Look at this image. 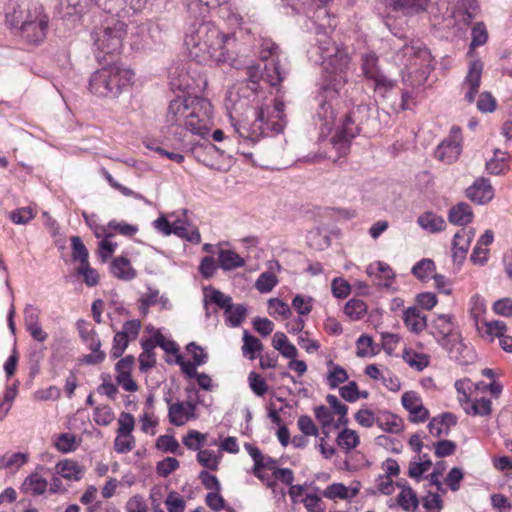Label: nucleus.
Segmentation results:
<instances>
[{
  "label": "nucleus",
  "instance_id": "obj_1",
  "mask_svg": "<svg viewBox=\"0 0 512 512\" xmlns=\"http://www.w3.org/2000/svg\"><path fill=\"white\" fill-rule=\"evenodd\" d=\"M184 43L189 56L198 63H226L235 59L236 39L211 22L191 25Z\"/></svg>",
  "mask_w": 512,
  "mask_h": 512
},
{
  "label": "nucleus",
  "instance_id": "obj_2",
  "mask_svg": "<svg viewBox=\"0 0 512 512\" xmlns=\"http://www.w3.org/2000/svg\"><path fill=\"white\" fill-rule=\"evenodd\" d=\"M395 51L393 60L402 66L407 75L403 76L405 88L402 92V108L409 109L410 101L414 99L415 88L425 84L430 73L431 54L419 41L406 42L397 38L392 42Z\"/></svg>",
  "mask_w": 512,
  "mask_h": 512
},
{
  "label": "nucleus",
  "instance_id": "obj_3",
  "mask_svg": "<svg viewBox=\"0 0 512 512\" xmlns=\"http://www.w3.org/2000/svg\"><path fill=\"white\" fill-rule=\"evenodd\" d=\"M350 58L347 51L340 48L335 42L331 47H322V70L327 75H322V92L329 98V102L322 103V110H324L326 125L333 122L336 118V111L339 102L333 104L337 100L339 90L345 84L344 73L348 67Z\"/></svg>",
  "mask_w": 512,
  "mask_h": 512
},
{
  "label": "nucleus",
  "instance_id": "obj_4",
  "mask_svg": "<svg viewBox=\"0 0 512 512\" xmlns=\"http://www.w3.org/2000/svg\"><path fill=\"white\" fill-rule=\"evenodd\" d=\"M134 72L114 62L95 71L89 80V90L94 95L115 98L132 85Z\"/></svg>",
  "mask_w": 512,
  "mask_h": 512
},
{
  "label": "nucleus",
  "instance_id": "obj_5",
  "mask_svg": "<svg viewBox=\"0 0 512 512\" xmlns=\"http://www.w3.org/2000/svg\"><path fill=\"white\" fill-rule=\"evenodd\" d=\"M430 334L452 359L467 361L470 349L463 343L449 315H438L429 325Z\"/></svg>",
  "mask_w": 512,
  "mask_h": 512
},
{
  "label": "nucleus",
  "instance_id": "obj_6",
  "mask_svg": "<svg viewBox=\"0 0 512 512\" xmlns=\"http://www.w3.org/2000/svg\"><path fill=\"white\" fill-rule=\"evenodd\" d=\"M126 35V24L115 21L112 25L105 26L94 33V45L98 50L97 57L101 59L105 55L119 54L123 39Z\"/></svg>",
  "mask_w": 512,
  "mask_h": 512
},
{
  "label": "nucleus",
  "instance_id": "obj_7",
  "mask_svg": "<svg viewBox=\"0 0 512 512\" xmlns=\"http://www.w3.org/2000/svg\"><path fill=\"white\" fill-rule=\"evenodd\" d=\"M213 109L203 98H191V106L185 115L184 127L194 134L204 136L209 132Z\"/></svg>",
  "mask_w": 512,
  "mask_h": 512
},
{
  "label": "nucleus",
  "instance_id": "obj_8",
  "mask_svg": "<svg viewBox=\"0 0 512 512\" xmlns=\"http://www.w3.org/2000/svg\"><path fill=\"white\" fill-rule=\"evenodd\" d=\"M266 125V111L259 107L252 119L245 118L233 123L235 133L238 135L240 145L255 144L264 135Z\"/></svg>",
  "mask_w": 512,
  "mask_h": 512
},
{
  "label": "nucleus",
  "instance_id": "obj_9",
  "mask_svg": "<svg viewBox=\"0 0 512 512\" xmlns=\"http://www.w3.org/2000/svg\"><path fill=\"white\" fill-rule=\"evenodd\" d=\"M357 132L358 128L354 125V121L350 116L346 115L342 122L341 129L336 132L330 141L332 148L336 151V155L333 156L327 153V157L335 162L341 156L346 155L349 151L350 142L356 136Z\"/></svg>",
  "mask_w": 512,
  "mask_h": 512
},
{
  "label": "nucleus",
  "instance_id": "obj_10",
  "mask_svg": "<svg viewBox=\"0 0 512 512\" xmlns=\"http://www.w3.org/2000/svg\"><path fill=\"white\" fill-rule=\"evenodd\" d=\"M378 58L375 54H365L362 57V71L364 76L374 83L376 91L385 93L393 87L392 80L388 79L378 67Z\"/></svg>",
  "mask_w": 512,
  "mask_h": 512
},
{
  "label": "nucleus",
  "instance_id": "obj_11",
  "mask_svg": "<svg viewBox=\"0 0 512 512\" xmlns=\"http://www.w3.org/2000/svg\"><path fill=\"white\" fill-rule=\"evenodd\" d=\"M461 150L460 130H452L451 135L436 148L435 157L445 164H451L459 158Z\"/></svg>",
  "mask_w": 512,
  "mask_h": 512
},
{
  "label": "nucleus",
  "instance_id": "obj_12",
  "mask_svg": "<svg viewBox=\"0 0 512 512\" xmlns=\"http://www.w3.org/2000/svg\"><path fill=\"white\" fill-rule=\"evenodd\" d=\"M483 71V64L480 60H473L470 62L468 73L462 84L465 90V100L472 103L476 94L479 91L481 76Z\"/></svg>",
  "mask_w": 512,
  "mask_h": 512
},
{
  "label": "nucleus",
  "instance_id": "obj_13",
  "mask_svg": "<svg viewBox=\"0 0 512 512\" xmlns=\"http://www.w3.org/2000/svg\"><path fill=\"white\" fill-rule=\"evenodd\" d=\"M466 195L477 204H486L493 199L494 189L488 179L479 178L467 188Z\"/></svg>",
  "mask_w": 512,
  "mask_h": 512
},
{
  "label": "nucleus",
  "instance_id": "obj_14",
  "mask_svg": "<svg viewBox=\"0 0 512 512\" xmlns=\"http://www.w3.org/2000/svg\"><path fill=\"white\" fill-rule=\"evenodd\" d=\"M196 401L191 399L186 402H178L169 406V421L175 426L184 425L190 418L194 416Z\"/></svg>",
  "mask_w": 512,
  "mask_h": 512
},
{
  "label": "nucleus",
  "instance_id": "obj_15",
  "mask_svg": "<svg viewBox=\"0 0 512 512\" xmlns=\"http://www.w3.org/2000/svg\"><path fill=\"white\" fill-rule=\"evenodd\" d=\"M191 106V98H176L169 104L166 114V121L170 125L184 126L185 115L189 112Z\"/></svg>",
  "mask_w": 512,
  "mask_h": 512
},
{
  "label": "nucleus",
  "instance_id": "obj_16",
  "mask_svg": "<svg viewBox=\"0 0 512 512\" xmlns=\"http://www.w3.org/2000/svg\"><path fill=\"white\" fill-rule=\"evenodd\" d=\"M474 236L475 230L473 228H462L455 234L453 239L454 261L462 262L464 260Z\"/></svg>",
  "mask_w": 512,
  "mask_h": 512
},
{
  "label": "nucleus",
  "instance_id": "obj_17",
  "mask_svg": "<svg viewBox=\"0 0 512 512\" xmlns=\"http://www.w3.org/2000/svg\"><path fill=\"white\" fill-rule=\"evenodd\" d=\"M266 111V126L275 133H280L284 130L286 125V115L284 114L285 103L282 99L276 98L274 101V113L275 116H270L268 108H264Z\"/></svg>",
  "mask_w": 512,
  "mask_h": 512
},
{
  "label": "nucleus",
  "instance_id": "obj_18",
  "mask_svg": "<svg viewBox=\"0 0 512 512\" xmlns=\"http://www.w3.org/2000/svg\"><path fill=\"white\" fill-rule=\"evenodd\" d=\"M403 321L406 327L414 333H420L427 327L426 315L417 307L407 308L403 313Z\"/></svg>",
  "mask_w": 512,
  "mask_h": 512
},
{
  "label": "nucleus",
  "instance_id": "obj_19",
  "mask_svg": "<svg viewBox=\"0 0 512 512\" xmlns=\"http://www.w3.org/2000/svg\"><path fill=\"white\" fill-rule=\"evenodd\" d=\"M15 15L18 22H21V26L49 19L44 12L43 6L37 4L28 6L26 9L20 8L18 11H15Z\"/></svg>",
  "mask_w": 512,
  "mask_h": 512
},
{
  "label": "nucleus",
  "instance_id": "obj_20",
  "mask_svg": "<svg viewBox=\"0 0 512 512\" xmlns=\"http://www.w3.org/2000/svg\"><path fill=\"white\" fill-rule=\"evenodd\" d=\"M48 22L47 20H40L39 22H33L31 24H27L21 26L20 29L24 34L25 38L32 43H39L44 40L48 30Z\"/></svg>",
  "mask_w": 512,
  "mask_h": 512
},
{
  "label": "nucleus",
  "instance_id": "obj_21",
  "mask_svg": "<svg viewBox=\"0 0 512 512\" xmlns=\"http://www.w3.org/2000/svg\"><path fill=\"white\" fill-rule=\"evenodd\" d=\"M473 216L471 207L461 202L450 209L448 220L452 224L464 226L472 222Z\"/></svg>",
  "mask_w": 512,
  "mask_h": 512
},
{
  "label": "nucleus",
  "instance_id": "obj_22",
  "mask_svg": "<svg viewBox=\"0 0 512 512\" xmlns=\"http://www.w3.org/2000/svg\"><path fill=\"white\" fill-rule=\"evenodd\" d=\"M326 383L331 389L339 387L340 384L348 380V374L346 370L337 364H334L331 360L326 362Z\"/></svg>",
  "mask_w": 512,
  "mask_h": 512
},
{
  "label": "nucleus",
  "instance_id": "obj_23",
  "mask_svg": "<svg viewBox=\"0 0 512 512\" xmlns=\"http://www.w3.org/2000/svg\"><path fill=\"white\" fill-rule=\"evenodd\" d=\"M56 472L67 480L78 481L82 478L83 468L73 460H63L57 463Z\"/></svg>",
  "mask_w": 512,
  "mask_h": 512
},
{
  "label": "nucleus",
  "instance_id": "obj_24",
  "mask_svg": "<svg viewBox=\"0 0 512 512\" xmlns=\"http://www.w3.org/2000/svg\"><path fill=\"white\" fill-rule=\"evenodd\" d=\"M509 154L507 152H501L499 149H495L494 157L486 163V170L492 175H500L509 170L508 159Z\"/></svg>",
  "mask_w": 512,
  "mask_h": 512
},
{
  "label": "nucleus",
  "instance_id": "obj_25",
  "mask_svg": "<svg viewBox=\"0 0 512 512\" xmlns=\"http://www.w3.org/2000/svg\"><path fill=\"white\" fill-rule=\"evenodd\" d=\"M357 493L358 489L350 490L342 483H334L329 485L324 491H322V496L331 500H346L355 497Z\"/></svg>",
  "mask_w": 512,
  "mask_h": 512
},
{
  "label": "nucleus",
  "instance_id": "obj_26",
  "mask_svg": "<svg viewBox=\"0 0 512 512\" xmlns=\"http://www.w3.org/2000/svg\"><path fill=\"white\" fill-rule=\"evenodd\" d=\"M218 261L220 267L226 271L242 267L245 264L244 259L240 255L229 249L219 250Z\"/></svg>",
  "mask_w": 512,
  "mask_h": 512
},
{
  "label": "nucleus",
  "instance_id": "obj_27",
  "mask_svg": "<svg viewBox=\"0 0 512 512\" xmlns=\"http://www.w3.org/2000/svg\"><path fill=\"white\" fill-rule=\"evenodd\" d=\"M417 222L423 229L431 233L442 231L446 226L445 220L433 212H425L420 215Z\"/></svg>",
  "mask_w": 512,
  "mask_h": 512
},
{
  "label": "nucleus",
  "instance_id": "obj_28",
  "mask_svg": "<svg viewBox=\"0 0 512 512\" xmlns=\"http://www.w3.org/2000/svg\"><path fill=\"white\" fill-rule=\"evenodd\" d=\"M326 401L331 410L333 411V413L338 415V419L334 424L335 428L346 426L349 422V419L347 417L348 406L343 404L335 395L331 394H328L326 396Z\"/></svg>",
  "mask_w": 512,
  "mask_h": 512
},
{
  "label": "nucleus",
  "instance_id": "obj_29",
  "mask_svg": "<svg viewBox=\"0 0 512 512\" xmlns=\"http://www.w3.org/2000/svg\"><path fill=\"white\" fill-rule=\"evenodd\" d=\"M272 344L286 358L294 359L297 356L296 347L288 341L287 336L282 332L274 334Z\"/></svg>",
  "mask_w": 512,
  "mask_h": 512
},
{
  "label": "nucleus",
  "instance_id": "obj_30",
  "mask_svg": "<svg viewBox=\"0 0 512 512\" xmlns=\"http://www.w3.org/2000/svg\"><path fill=\"white\" fill-rule=\"evenodd\" d=\"M111 271L114 276L123 280H131L135 277V270L131 267L130 262L125 257H119L113 260Z\"/></svg>",
  "mask_w": 512,
  "mask_h": 512
},
{
  "label": "nucleus",
  "instance_id": "obj_31",
  "mask_svg": "<svg viewBox=\"0 0 512 512\" xmlns=\"http://www.w3.org/2000/svg\"><path fill=\"white\" fill-rule=\"evenodd\" d=\"M157 303H161L162 307L165 308L168 303V299L163 296H159V291L157 289L148 288L147 292L140 298L139 309L143 315H146L149 307Z\"/></svg>",
  "mask_w": 512,
  "mask_h": 512
},
{
  "label": "nucleus",
  "instance_id": "obj_32",
  "mask_svg": "<svg viewBox=\"0 0 512 512\" xmlns=\"http://www.w3.org/2000/svg\"><path fill=\"white\" fill-rule=\"evenodd\" d=\"M47 486L46 479L37 474H32L25 479L22 484V490L32 495H41L46 491Z\"/></svg>",
  "mask_w": 512,
  "mask_h": 512
},
{
  "label": "nucleus",
  "instance_id": "obj_33",
  "mask_svg": "<svg viewBox=\"0 0 512 512\" xmlns=\"http://www.w3.org/2000/svg\"><path fill=\"white\" fill-rule=\"evenodd\" d=\"M336 441L338 446L345 451H350L356 448L360 443L358 433L349 428H344L338 434Z\"/></svg>",
  "mask_w": 512,
  "mask_h": 512
},
{
  "label": "nucleus",
  "instance_id": "obj_34",
  "mask_svg": "<svg viewBox=\"0 0 512 512\" xmlns=\"http://www.w3.org/2000/svg\"><path fill=\"white\" fill-rule=\"evenodd\" d=\"M428 2L429 0H390L395 10L403 11L406 14L424 10Z\"/></svg>",
  "mask_w": 512,
  "mask_h": 512
},
{
  "label": "nucleus",
  "instance_id": "obj_35",
  "mask_svg": "<svg viewBox=\"0 0 512 512\" xmlns=\"http://www.w3.org/2000/svg\"><path fill=\"white\" fill-rule=\"evenodd\" d=\"M28 460V455L25 453H6L0 457V469L17 470L23 466Z\"/></svg>",
  "mask_w": 512,
  "mask_h": 512
},
{
  "label": "nucleus",
  "instance_id": "obj_36",
  "mask_svg": "<svg viewBox=\"0 0 512 512\" xmlns=\"http://www.w3.org/2000/svg\"><path fill=\"white\" fill-rule=\"evenodd\" d=\"M143 352L139 356L140 370L147 371L152 368L155 363V354L153 352L155 343L148 339L142 343Z\"/></svg>",
  "mask_w": 512,
  "mask_h": 512
},
{
  "label": "nucleus",
  "instance_id": "obj_37",
  "mask_svg": "<svg viewBox=\"0 0 512 512\" xmlns=\"http://www.w3.org/2000/svg\"><path fill=\"white\" fill-rule=\"evenodd\" d=\"M84 2V6H88L89 10L98 7L107 13H117L123 9L127 0H84Z\"/></svg>",
  "mask_w": 512,
  "mask_h": 512
},
{
  "label": "nucleus",
  "instance_id": "obj_38",
  "mask_svg": "<svg viewBox=\"0 0 512 512\" xmlns=\"http://www.w3.org/2000/svg\"><path fill=\"white\" fill-rule=\"evenodd\" d=\"M246 315L247 307L243 304H232L229 309L225 310L226 321L231 327L240 326Z\"/></svg>",
  "mask_w": 512,
  "mask_h": 512
},
{
  "label": "nucleus",
  "instance_id": "obj_39",
  "mask_svg": "<svg viewBox=\"0 0 512 512\" xmlns=\"http://www.w3.org/2000/svg\"><path fill=\"white\" fill-rule=\"evenodd\" d=\"M376 424L383 431L389 433H399L403 429L402 419L394 414H388L384 417L377 418Z\"/></svg>",
  "mask_w": 512,
  "mask_h": 512
},
{
  "label": "nucleus",
  "instance_id": "obj_40",
  "mask_svg": "<svg viewBox=\"0 0 512 512\" xmlns=\"http://www.w3.org/2000/svg\"><path fill=\"white\" fill-rule=\"evenodd\" d=\"M463 409L467 414H471L473 416H487L491 413V401L488 398H481L476 401H474L472 404H470V401L468 404H466Z\"/></svg>",
  "mask_w": 512,
  "mask_h": 512
},
{
  "label": "nucleus",
  "instance_id": "obj_41",
  "mask_svg": "<svg viewBox=\"0 0 512 512\" xmlns=\"http://www.w3.org/2000/svg\"><path fill=\"white\" fill-rule=\"evenodd\" d=\"M84 4V0H62L61 9L65 16L80 17L89 10Z\"/></svg>",
  "mask_w": 512,
  "mask_h": 512
},
{
  "label": "nucleus",
  "instance_id": "obj_42",
  "mask_svg": "<svg viewBox=\"0 0 512 512\" xmlns=\"http://www.w3.org/2000/svg\"><path fill=\"white\" fill-rule=\"evenodd\" d=\"M205 298H209L212 303L224 309V311L229 309L233 304L230 296L225 295L223 292L213 287L205 288Z\"/></svg>",
  "mask_w": 512,
  "mask_h": 512
},
{
  "label": "nucleus",
  "instance_id": "obj_43",
  "mask_svg": "<svg viewBox=\"0 0 512 512\" xmlns=\"http://www.w3.org/2000/svg\"><path fill=\"white\" fill-rule=\"evenodd\" d=\"M397 501L406 511L414 510L418 507L417 495L411 487H403Z\"/></svg>",
  "mask_w": 512,
  "mask_h": 512
},
{
  "label": "nucleus",
  "instance_id": "obj_44",
  "mask_svg": "<svg viewBox=\"0 0 512 512\" xmlns=\"http://www.w3.org/2000/svg\"><path fill=\"white\" fill-rule=\"evenodd\" d=\"M345 314L353 320H358L367 312V305L363 300L350 299L344 308Z\"/></svg>",
  "mask_w": 512,
  "mask_h": 512
},
{
  "label": "nucleus",
  "instance_id": "obj_45",
  "mask_svg": "<svg viewBox=\"0 0 512 512\" xmlns=\"http://www.w3.org/2000/svg\"><path fill=\"white\" fill-rule=\"evenodd\" d=\"M263 349V345L260 340L252 335H250L247 331L244 332L243 335V346L242 352L243 355H249L250 359L255 358V353L260 352Z\"/></svg>",
  "mask_w": 512,
  "mask_h": 512
},
{
  "label": "nucleus",
  "instance_id": "obj_46",
  "mask_svg": "<svg viewBox=\"0 0 512 512\" xmlns=\"http://www.w3.org/2000/svg\"><path fill=\"white\" fill-rule=\"evenodd\" d=\"M506 324L503 321H485L482 327L478 326V330L482 331L483 334L490 336L491 340L494 337H498L499 339L503 337L506 332Z\"/></svg>",
  "mask_w": 512,
  "mask_h": 512
},
{
  "label": "nucleus",
  "instance_id": "obj_47",
  "mask_svg": "<svg viewBox=\"0 0 512 512\" xmlns=\"http://www.w3.org/2000/svg\"><path fill=\"white\" fill-rule=\"evenodd\" d=\"M435 270V264L431 259H422L412 268V273L418 279L427 280Z\"/></svg>",
  "mask_w": 512,
  "mask_h": 512
},
{
  "label": "nucleus",
  "instance_id": "obj_48",
  "mask_svg": "<svg viewBox=\"0 0 512 512\" xmlns=\"http://www.w3.org/2000/svg\"><path fill=\"white\" fill-rule=\"evenodd\" d=\"M249 387L253 393L259 397L264 396L268 391V385L264 378L258 373L252 371L248 376Z\"/></svg>",
  "mask_w": 512,
  "mask_h": 512
},
{
  "label": "nucleus",
  "instance_id": "obj_49",
  "mask_svg": "<svg viewBox=\"0 0 512 512\" xmlns=\"http://www.w3.org/2000/svg\"><path fill=\"white\" fill-rule=\"evenodd\" d=\"M72 245V257L75 261H79L81 264L88 263V250L83 244L82 240L78 236H73L71 238Z\"/></svg>",
  "mask_w": 512,
  "mask_h": 512
},
{
  "label": "nucleus",
  "instance_id": "obj_50",
  "mask_svg": "<svg viewBox=\"0 0 512 512\" xmlns=\"http://www.w3.org/2000/svg\"><path fill=\"white\" fill-rule=\"evenodd\" d=\"M403 358L409 366L414 367L417 370H423L429 364V357L427 355L413 351H405Z\"/></svg>",
  "mask_w": 512,
  "mask_h": 512
},
{
  "label": "nucleus",
  "instance_id": "obj_51",
  "mask_svg": "<svg viewBox=\"0 0 512 512\" xmlns=\"http://www.w3.org/2000/svg\"><path fill=\"white\" fill-rule=\"evenodd\" d=\"M268 307L271 315H279L283 319L289 318L292 314L289 305L278 298L269 299Z\"/></svg>",
  "mask_w": 512,
  "mask_h": 512
},
{
  "label": "nucleus",
  "instance_id": "obj_52",
  "mask_svg": "<svg viewBox=\"0 0 512 512\" xmlns=\"http://www.w3.org/2000/svg\"><path fill=\"white\" fill-rule=\"evenodd\" d=\"M135 447V439L133 435L118 433L114 442V449L118 453H127Z\"/></svg>",
  "mask_w": 512,
  "mask_h": 512
},
{
  "label": "nucleus",
  "instance_id": "obj_53",
  "mask_svg": "<svg viewBox=\"0 0 512 512\" xmlns=\"http://www.w3.org/2000/svg\"><path fill=\"white\" fill-rule=\"evenodd\" d=\"M471 38V48L481 46L487 42L488 32L482 22L476 23L472 28Z\"/></svg>",
  "mask_w": 512,
  "mask_h": 512
},
{
  "label": "nucleus",
  "instance_id": "obj_54",
  "mask_svg": "<svg viewBox=\"0 0 512 512\" xmlns=\"http://www.w3.org/2000/svg\"><path fill=\"white\" fill-rule=\"evenodd\" d=\"M277 283V278L270 272L262 273L256 280L255 287L261 293L270 292Z\"/></svg>",
  "mask_w": 512,
  "mask_h": 512
},
{
  "label": "nucleus",
  "instance_id": "obj_55",
  "mask_svg": "<svg viewBox=\"0 0 512 512\" xmlns=\"http://www.w3.org/2000/svg\"><path fill=\"white\" fill-rule=\"evenodd\" d=\"M373 344V339L370 336L366 334L361 335L356 342L357 356L366 357L374 355L375 352Z\"/></svg>",
  "mask_w": 512,
  "mask_h": 512
},
{
  "label": "nucleus",
  "instance_id": "obj_56",
  "mask_svg": "<svg viewBox=\"0 0 512 512\" xmlns=\"http://www.w3.org/2000/svg\"><path fill=\"white\" fill-rule=\"evenodd\" d=\"M129 338L125 336V333L117 332L113 339V347L111 349V356L114 359L119 358L128 346Z\"/></svg>",
  "mask_w": 512,
  "mask_h": 512
},
{
  "label": "nucleus",
  "instance_id": "obj_57",
  "mask_svg": "<svg viewBox=\"0 0 512 512\" xmlns=\"http://www.w3.org/2000/svg\"><path fill=\"white\" fill-rule=\"evenodd\" d=\"M35 217V213L30 207L16 209L10 213V219L15 224H27Z\"/></svg>",
  "mask_w": 512,
  "mask_h": 512
},
{
  "label": "nucleus",
  "instance_id": "obj_58",
  "mask_svg": "<svg viewBox=\"0 0 512 512\" xmlns=\"http://www.w3.org/2000/svg\"><path fill=\"white\" fill-rule=\"evenodd\" d=\"M114 419L112 409L108 405L95 408L94 420L98 425H109Z\"/></svg>",
  "mask_w": 512,
  "mask_h": 512
},
{
  "label": "nucleus",
  "instance_id": "obj_59",
  "mask_svg": "<svg viewBox=\"0 0 512 512\" xmlns=\"http://www.w3.org/2000/svg\"><path fill=\"white\" fill-rule=\"evenodd\" d=\"M206 437L204 434L196 431L190 430L187 435L183 438V444L191 450H198L200 446L204 443Z\"/></svg>",
  "mask_w": 512,
  "mask_h": 512
},
{
  "label": "nucleus",
  "instance_id": "obj_60",
  "mask_svg": "<svg viewBox=\"0 0 512 512\" xmlns=\"http://www.w3.org/2000/svg\"><path fill=\"white\" fill-rule=\"evenodd\" d=\"M118 425L117 433L132 435L135 419L132 414L122 412L118 418Z\"/></svg>",
  "mask_w": 512,
  "mask_h": 512
},
{
  "label": "nucleus",
  "instance_id": "obj_61",
  "mask_svg": "<svg viewBox=\"0 0 512 512\" xmlns=\"http://www.w3.org/2000/svg\"><path fill=\"white\" fill-rule=\"evenodd\" d=\"M197 460L198 462L210 469V470H216L218 466V459L214 455L213 451L210 450H200L197 454Z\"/></svg>",
  "mask_w": 512,
  "mask_h": 512
},
{
  "label": "nucleus",
  "instance_id": "obj_62",
  "mask_svg": "<svg viewBox=\"0 0 512 512\" xmlns=\"http://www.w3.org/2000/svg\"><path fill=\"white\" fill-rule=\"evenodd\" d=\"M156 446L164 452L175 453L179 447V443L171 435H162L158 437Z\"/></svg>",
  "mask_w": 512,
  "mask_h": 512
},
{
  "label": "nucleus",
  "instance_id": "obj_63",
  "mask_svg": "<svg viewBox=\"0 0 512 512\" xmlns=\"http://www.w3.org/2000/svg\"><path fill=\"white\" fill-rule=\"evenodd\" d=\"M179 467V461L173 457H167L157 463V472L160 476L167 477Z\"/></svg>",
  "mask_w": 512,
  "mask_h": 512
},
{
  "label": "nucleus",
  "instance_id": "obj_64",
  "mask_svg": "<svg viewBox=\"0 0 512 512\" xmlns=\"http://www.w3.org/2000/svg\"><path fill=\"white\" fill-rule=\"evenodd\" d=\"M312 299L310 297H304L302 295H297L294 297L292 301V307L300 314V315H308L312 309Z\"/></svg>",
  "mask_w": 512,
  "mask_h": 512
}]
</instances>
